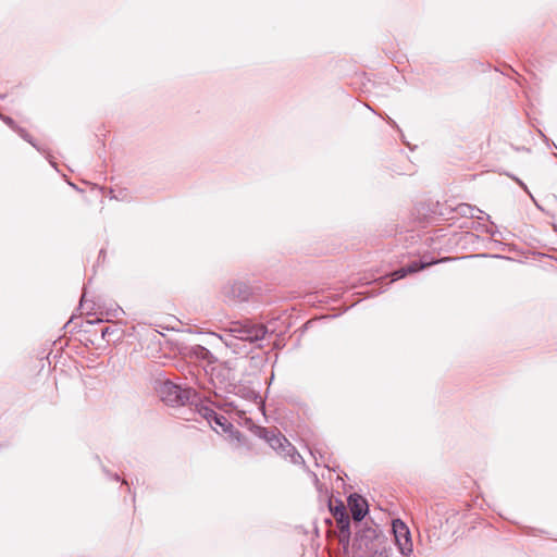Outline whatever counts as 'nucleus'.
Here are the masks:
<instances>
[{
    "label": "nucleus",
    "mask_w": 557,
    "mask_h": 557,
    "mask_svg": "<svg viewBox=\"0 0 557 557\" xmlns=\"http://www.w3.org/2000/svg\"><path fill=\"white\" fill-rule=\"evenodd\" d=\"M352 549L355 557H389V541L377 525L364 523L356 527Z\"/></svg>",
    "instance_id": "f257e3e1"
},
{
    "label": "nucleus",
    "mask_w": 557,
    "mask_h": 557,
    "mask_svg": "<svg viewBox=\"0 0 557 557\" xmlns=\"http://www.w3.org/2000/svg\"><path fill=\"white\" fill-rule=\"evenodd\" d=\"M161 399L171 406H185L199 400V393L191 387H182L166 381L160 386Z\"/></svg>",
    "instance_id": "f03ea898"
},
{
    "label": "nucleus",
    "mask_w": 557,
    "mask_h": 557,
    "mask_svg": "<svg viewBox=\"0 0 557 557\" xmlns=\"http://www.w3.org/2000/svg\"><path fill=\"white\" fill-rule=\"evenodd\" d=\"M233 337L252 344L262 341L268 333L263 324H257L249 320L235 321L226 331Z\"/></svg>",
    "instance_id": "7ed1b4c3"
},
{
    "label": "nucleus",
    "mask_w": 557,
    "mask_h": 557,
    "mask_svg": "<svg viewBox=\"0 0 557 557\" xmlns=\"http://www.w3.org/2000/svg\"><path fill=\"white\" fill-rule=\"evenodd\" d=\"M259 436L263 438L272 449L284 457H290L293 462L300 458L295 447L275 429L259 428Z\"/></svg>",
    "instance_id": "20e7f679"
},
{
    "label": "nucleus",
    "mask_w": 557,
    "mask_h": 557,
    "mask_svg": "<svg viewBox=\"0 0 557 557\" xmlns=\"http://www.w3.org/2000/svg\"><path fill=\"white\" fill-rule=\"evenodd\" d=\"M393 533L400 554L405 557L410 556L413 552V545L408 527L403 521L395 520L393 522Z\"/></svg>",
    "instance_id": "39448f33"
},
{
    "label": "nucleus",
    "mask_w": 557,
    "mask_h": 557,
    "mask_svg": "<svg viewBox=\"0 0 557 557\" xmlns=\"http://www.w3.org/2000/svg\"><path fill=\"white\" fill-rule=\"evenodd\" d=\"M347 502L351 516L356 521V527H361V524H363L362 519L368 513V504L366 499L358 494H351L348 496Z\"/></svg>",
    "instance_id": "423d86ee"
},
{
    "label": "nucleus",
    "mask_w": 557,
    "mask_h": 557,
    "mask_svg": "<svg viewBox=\"0 0 557 557\" xmlns=\"http://www.w3.org/2000/svg\"><path fill=\"white\" fill-rule=\"evenodd\" d=\"M437 262L438 261L422 262L421 260H414V261L410 262L409 264L401 267L400 269L394 271L392 273V278L389 281V284L397 280L404 278L408 274L416 273V272L423 270L426 267L437 263Z\"/></svg>",
    "instance_id": "0eeeda50"
},
{
    "label": "nucleus",
    "mask_w": 557,
    "mask_h": 557,
    "mask_svg": "<svg viewBox=\"0 0 557 557\" xmlns=\"http://www.w3.org/2000/svg\"><path fill=\"white\" fill-rule=\"evenodd\" d=\"M334 518L337 522V528L339 530V541L343 544L344 548H346V546L349 544L348 542L350 539V519L348 512L346 509L341 512H335Z\"/></svg>",
    "instance_id": "6e6552de"
},
{
    "label": "nucleus",
    "mask_w": 557,
    "mask_h": 557,
    "mask_svg": "<svg viewBox=\"0 0 557 557\" xmlns=\"http://www.w3.org/2000/svg\"><path fill=\"white\" fill-rule=\"evenodd\" d=\"M334 518L337 522V528L339 530V541L343 544L344 548H346V546L349 544L348 542L350 539V519L348 512L346 509L341 512H335Z\"/></svg>",
    "instance_id": "1a4fd4ad"
},
{
    "label": "nucleus",
    "mask_w": 557,
    "mask_h": 557,
    "mask_svg": "<svg viewBox=\"0 0 557 557\" xmlns=\"http://www.w3.org/2000/svg\"><path fill=\"white\" fill-rule=\"evenodd\" d=\"M220 339L228 347L234 354L237 355H247L250 350L247 347V343L240 339L233 337L230 334H225L224 336H220Z\"/></svg>",
    "instance_id": "9d476101"
},
{
    "label": "nucleus",
    "mask_w": 557,
    "mask_h": 557,
    "mask_svg": "<svg viewBox=\"0 0 557 557\" xmlns=\"http://www.w3.org/2000/svg\"><path fill=\"white\" fill-rule=\"evenodd\" d=\"M189 356L197 360L207 361L208 363L215 362V357L212 352L201 345H194L189 348Z\"/></svg>",
    "instance_id": "9b49d317"
},
{
    "label": "nucleus",
    "mask_w": 557,
    "mask_h": 557,
    "mask_svg": "<svg viewBox=\"0 0 557 557\" xmlns=\"http://www.w3.org/2000/svg\"><path fill=\"white\" fill-rule=\"evenodd\" d=\"M230 295L240 301H245L250 296V288L246 283L235 282L230 287Z\"/></svg>",
    "instance_id": "f8f14e48"
},
{
    "label": "nucleus",
    "mask_w": 557,
    "mask_h": 557,
    "mask_svg": "<svg viewBox=\"0 0 557 557\" xmlns=\"http://www.w3.org/2000/svg\"><path fill=\"white\" fill-rule=\"evenodd\" d=\"M189 405L195 406L196 412L199 416H201L203 419H206L210 425H212V419H213V417H215V411L211 407L205 405L201 401L200 396H199V400H197L194 404H189Z\"/></svg>",
    "instance_id": "ddd939ff"
},
{
    "label": "nucleus",
    "mask_w": 557,
    "mask_h": 557,
    "mask_svg": "<svg viewBox=\"0 0 557 557\" xmlns=\"http://www.w3.org/2000/svg\"><path fill=\"white\" fill-rule=\"evenodd\" d=\"M212 422H214L215 425H219L223 432L236 435V438H239L240 433L234 429V425L224 416L215 412V417H213Z\"/></svg>",
    "instance_id": "4468645a"
},
{
    "label": "nucleus",
    "mask_w": 557,
    "mask_h": 557,
    "mask_svg": "<svg viewBox=\"0 0 557 557\" xmlns=\"http://www.w3.org/2000/svg\"><path fill=\"white\" fill-rule=\"evenodd\" d=\"M455 211L462 216L476 218V219H481V216L475 215V212L483 213L480 209L472 207L468 203H459L455 208Z\"/></svg>",
    "instance_id": "2eb2a0df"
},
{
    "label": "nucleus",
    "mask_w": 557,
    "mask_h": 557,
    "mask_svg": "<svg viewBox=\"0 0 557 557\" xmlns=\"http://www.w3.org/2000/svg\"><path fill=\"white\" fill-rule=\"evenodd\" d=\"M346 509L345 505L341 500H336V505L333 506L332 503L330 504V510L332 511L333 516H335V512H341Z\"/></svg>",
    "instance_id": "dca6fc26"
},
{
    "label": "nucleus",
    "mask_w": 557,
    "mask_h": 557,
    "mask_svg": "<svg viewBox=\"0 0 557 557\" xmlns=\"http://www.w3.org/2000/svg\"><path fill=\"white\" fill-rule=\"evenodd\" d=\"M15 131L20 134V136H21L23 139H25V140H26V141H28L30 145H33L34 147H36V145H35V144L33 143V140H32V137L29 136V134H28L25 129H23V128H21V127H17Z\"/></svg>",
    "instance_id": "f3484780"
},
{
    "label": "nucleus",
    "mask_w": 557,
    "mask_h": 557,
    "mask_svg": "<svg viewBox=\"0 0 557 557\" xmlns=\"http://www.w3.org/2000/svg\"><path fill=\"white\" fill-rule=\"evenodd\" d=\"M0 117L2 119V121L9 125L12 129H16L18 126L15 124L14 120L10 116H4V115H0Z\"/></svg>",
    "instance_id": "a211bd4d"
},
{
    "label": "nucleus",
    "mask_w": 557,
    "mask_h": 557,
    "mask_svg": "<svg viewBox=\"0 0 557 557\" xmlns=\"http://www.w3.org/2000/svg\"><path fill=\"white\" fill-rule=\"evenodd\" d=\"M493 227H494V223H492L491 227H486L485 232L488 233L492 236H495V234L498 233V231L494 230Z\"/></svg>",
    "instance_id": "6ab92c4d"
},
{
    "label": "nucleus",
    "mask_w": 557,
    "mask_h": 557,
    "mask_svg": "<svg viewBox=\"0 0 557 557\" xmlns=\"http://www.w3.org/2000/svg\"><path fill=\"white\" fill-rule=\"evenodd\" d=\"M513 180L517 182V184H518L520 187H522L527 193H529V190H528V188H527L525 184H524L522 181H520V180H519V178H517V177H515Z\"/></svg>",
    "instance_id": "aec40b11"
},
{
    "label": "nucleus",
    "mask_w": 557,
    "mask_h": 557,
    "mask_svg": "<svg viewBox=\"0 0 557 557\" xmlns=\"http://www.w3.org/2000/svg\"><path fill=\"white\" fill-rule=\"evenodd\" d=\"M109 333H110L109 327H104V329L101 331V334H102V337H103V338H104Z\"/></svg>",
    "instance_id": "412c9836"
},
{
    "label": "nucleus",
    "mask_w": 557,
    "mask_h": 557,
    "mask_svg": "<svg viewBox=\"0 0 557 557\" xmlns=\"http://www.w3.org/2000/svg\"><path fill=\"white\" fill-rule=\"evenodd\" d=\"M117 312H122V309H121V308L115 309V310H114V314H113V315H114V317H117Z\"/></svg>",
    "instance_id": "4be33fe9"
},
{
    "label": "nucleus",
    "mask_w": 557,
    "mask_h": 557,
    "mask_svg": "<svg viewBox=\"0 0 557 557\" xmlns=\"http://www.w3.org/2000/svg\"><path fill=\"white\" fill-rule=\"evenodd\" d=\"M85 301V294L82 295V298H81V306H83V302Z\"/></svg>",
    "instance_id": "5701e85b"
},
{
    "label": "nucleus",
    "mask_w": 557,
    "mask_h": 557,
    "mask_svg": "<svg viewBox=\"0 0 557 557\" xmlns=\"http://www.w3.org/2000/svg\"><path fill=\"white\" fill-rule=\"evenodd\" d=\"M388 122H389V124H392V125H396V124H395V121H393L391 117H388Z\"/></svg>",
    "instance_id": "b1692460"
},
{
    "label": "nucleus",
    "mask_w": 557,
    "mask_h": 557,
    "mask_svg": "<svg viewBox=\"0 0 557 557\" xmlns=\"http://www.w3.org/2000/svg\"><path fill=\"white\" fill-rule=\"evenodd\" d=\"M113 479H114L115 481H119V480H120V476H119L117 474H114V475H113Z\"/></svg>",
    "instance_id": "393cba45"
}]
</instances>
